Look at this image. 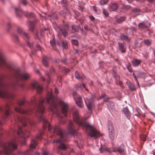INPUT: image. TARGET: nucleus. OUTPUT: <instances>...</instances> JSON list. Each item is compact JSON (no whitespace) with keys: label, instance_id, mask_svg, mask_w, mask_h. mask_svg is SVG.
Returning a JSON list of instances; mask_svg holds the SVG:
<instances>
[{"label":"nucleus","instance_id":"nucleus-1","mask_svg":"<svg viewBox=\"0 0 155 155\" xmlns=\"http://www.w3.org/2000/svg\"><path fill=\"white\" fill-rule=\"evenodd\" d=\"M4 68L9 70L10 78L16 80L17 82H12L10 84H8L2 81L3 78L0 76V97L7 99H12L14 97V95L10 92V89L12 88L15 90L18 87H23L24 84H19L18 81L27 80L29 78L30 76L27 73H21L19 68L15 67L7 63L4 54L0 52V68Z\"/></svg>","mask_w":155,"mask_h":155},{"label":"nucleus","instance_id":"nucleus-2","mask_svg":"<svg viewBox=\"0 0 155 155\" xmlns=\"http://www.w3.org/2000/svg\"><path fill=\"white\" fill-rule=\"evenodd\" d=\"M73 117L75 122L79 126L84 128L87 133L91 137L97 138L101 136L100 133L92 126L90 125L84 120L81 119L79 116L78 112L75 110L73 113Z\"/></svg>","mask_w":155,"mask_h":155},{"label":"nucleus","instance_id":"nucleus-3","mask_svg":"<svg viewBox=\"0 0 155 155\" xmlns=\"http://www.w3.org/2000/svg\"><path fill=\"white\" fill-rule=\"evenodd\" d=\"M53 25L55 30L59 34H61V33L64 37L68 35V31L69 28V26L68 25L65 24L61 27L58 26L55 23L53 24Z\"/></svg>","mask_w":155,"mask_h":155},{"label":"nucleus","instance_id":"nucleus-4","mask_svg":"<svg viewBox=\"0 0 155 155\" xmlns=\"http://www.w3.org/2000/svg\"><path fill=\"white\" fill-rule=\"evenodd\" d=\"M15 10L17 16L18 17H21L23 15H25V16L28 18H34L35 15L32 13H29L28 12H24L20 8H15Z\"/></svg>","mask_w":155,"mask_h":155},{"label":"nucleus","instance_id":"nucleus-5","mask_svg":"<svg viewBox=\"0 0 155 155\" xmlns=\"http://www.w3.org/2000/svg\"><path fill=\"white\" fill-rule=\"evenodd\" d=\"M59 104L61 107V111L65 117H67V113L69 110V107L68 104L62 101H60Z\"/></svg>","mask_w":155,"mask_h":155},{"label":"nucleus","instance_id":"nucleus-6","mask_svg":"<svg viewBox=\"0 0 155 155\" xmlns=\"http://www.w3.org/2000/svg\"><path fill=\"white\" fill-rule=\"evenodd\" d=\"M41 134H40L36 136L35 138L32 139L30 145V150L32 151L33 149H35L38 144L37 140H41Z\"/></svg>","mask_w":155,"mask_h":155},{"label":"nucleus","instance_id":"nucleus-7","mask_svg":"<svg viewBox=\"0 0 155 155\" xmlns=\"http://www.w3.org/2000/svg\"><path fill=\"white\" fill-rule=\"evenodd\" d=\"M74 98L77 104L80 107H82L84 105L81 97L78 95L76 92L73 94Z\"/></svg>","mask_w":155,"mask_h":155},{"label":"nucleus","instance_id":"nucleus-8","mask_svg":"<svg viewBox=\"0 0 155 155\" xmlns=\"http://www.w3.org/2000/svg\"><path fill=\"white\" fill-rule=\"evenodd\" d=\"M31 87L33 89H36L37 92L39 94H40L43 90L42 87L36 82L32 83L31 84Z\"/></svg>","mask_w":155,"mask_h":155},{"label":"nucleus","instance_id":"nucleus-9","mask_svg":"<svg viewBox=\"0 0 155 155\" xmlns=\"http://www.w3.org/2000/svg\"><path fill=\"white\" fill-rule=\"evenodd\" d=\"M68 130L69 133L72 135H74L76 133V131L74 129L73 122L71 121H69V124L68 127Z\"/></svg>","mask_w":155,"mask_h":155},{"label":"nucleus","instance_id":"nucleus-10","mask_svg":"<svg viewBox=\"0 0 155 155\" xmlns=\"http://www.w3.org/2000/svg\"><path fill=\"white\" fill-rule=\"evenodd\" d=\"M17 31L19 35L24 36L26 39H29L30 38V36L29 34L24 31L21 28L19 27H18L17 29Z\"/></svg>","mask_w":155,"mask_h":155},{"label":"nucleus","instance_id":"nucleus-11","mask_svg":"<svg viewBox=\"0 0 155 155\" xmlns=\"http://www.w3.org/2000/svg\"><path fill=\"white\" fill-rule=\"evenodd\" d=\"M84 101L88 109L91 110L93 107L92 101H90L88 99H85Z\"/></svg>","mask_w":155,"mask_h":155},{"label":"nucleus","instance_id":"nucleus-12","mask_svg":"<svg viewBox=\"0 0 155 155\" xmlns=\"http://www.w3.org/2000/svg\"><path fill=\"white\" fill-rule=\"evenodd\" d=\"M122 111L123 113L125 115L127 118L129 119L130 117L131 116L130 113L127 107L123 108Z\"/></svg>","mask_w":155,"mask_h":155},{"label":"nucleus","instance_id":"nucleus-13","mask_svg":"<svg viewBox=\"0 0 155 155\" xmlns=\"http://www.w3.org/2000/svg\"><path fill=\"white\" fill-rule=\"evenodd\" d=\"M38 20H35L33 21H29V27L30 30L33 31L34 29L35 24L38 23Z\"/></svg>","mask_w":155,"mask_h":155},{"label":"nucleus","instance_id":"nucleus-14","mask_svg":"<svg viewBox=\"0 0 155 155\" xmlns=\"http://www.w3.org/2000/svg\"><path fill=\"white\" fill-rule=\"evenodd\" d=\"M141 60L137 59H133L131 61V63L134 67L138 66L141 63Z\"/></svg>","mask_w":155,"mask_h":155},{"label":"nucleus","instance_id":"nucleus-15","mask_svg":"<svg viewBox=\"0 0 155 155\" xmlns=\"http://www.w3.org/2000/svg\"><path fill=\"white\" fill-rule=\"evenodd\" d=\"M103 98L104 99V102H107V105L109 107H111V105H109L110 103L108 102L109 100L110 99V98L107 97L106 94H101V97L100 99Z\"/></svg>","mask_w":155,"mask_h":155},{"label":"nucleus","instance_id":"nucleus-16","mask_svg":"<svg viewBox=\"0 0 155 155\" xmlns=\"http://www.w3.org/2000/svg\"><path fill=\"white\" fill-rule=\"evenodd\" d=\"M118 5L116 3L111 4L109 5V9L111 11H115L117 9Z\"/></svg>","mask_w":155,"mask_h":155},{"label":"nucleus","instance_id":"nucleus-17","mask_svg":"<svg viewBox=\"0 0 155 155\" xmlns=\"http://www.w3.org/2000/svg\"><path fill=\"white\" fill-rule=\"evenodd\" d=\"M49 60L48 58L47 57L44 56L43 57L42 62L44 66L46 67H47L48 66V61Z\"/></svg>","mask_w":155,"mask_h":155},{"label":"nucleus","instance_id":"nucleus-18","mask_svg":"<svg viewBox=\"0 0 155 155\" xmlns=\"http://www.w3.org/2000/svg\"><path fill=\"white\" fill-rule=\"evenodd\" d=\"M140 10L138 8H136L133 10L131 14L134 17H135L139 14Z\"/></svg>","mask_w":155,"mask_h":155},{"label":"nucleus","instance_id":"nucleus-19","mask_svg":"<svg viewBox=\"0 0 155 155\" xmlns=\"http://www.w3.org/2000/svg\"><path fill=\"white\" fill-rule=\"evenodd\" d=\"M118 44L119 46V49L122 53H125L126 52V49L124 45L120 42H119Z\"/></svg>","mask_w":155,"mask_h":155},{"label":"nucleus","instance_id":"nucleus-20","mask_svg":"<svg viewBox=\"0 0 155 155\" xmlns=\"http://www.w3.org/2000/svg\"><path fill=\"white\" fill-rule=\"evenodd\" d=\"M108 129L109 132H114V128L111 122L109 121L108 123Z\"/></svg>","mask_w":155,"mask_h":155},{"label":"nucleus","instance_id":"nucleus-21","mask_svg":"<svg viewBox=\"0 0 155 155\" xmlns=\"http://www.w3.org/2000/svg\"><path fill=\"white\" fill-rule=\"evenodd\" d=\"M75 75L76 79H81V80L84 79V75H80L78 72L77 71H76Z\"/></svg>","mask_w":155,"mask_h":155},{"label":"nucleus","instance_id":"nucleus-22","mask_svg":"<svg viewBox=\"0 0 155 155\" xmlns=\"http://www.w3.org/2000/svg\"><path fill=\"white\" fill-rule=\"evenodd\" d=\"M100 150L101 153H102L105 151L108 152L109 153L110 152L109 148L104 147L102 146H101V147L100 148Z\"/></svg>","mask_w":155,"mask_h":155},{"label":"nucleus","instance_id":"nucleus-23","mask_svg":"<svg viewBox=\"0 0 155 155\" xmlns=\"http://www.w3.org/2000/svg\"><path fill=\"white\" fill-rule=\"evenodd\" d=\"M121 39L122 40H124L126 41H129L130 39L127 36L124 34H121L120 36Z\"/></svg>","mask_w":155,"mask_h":155},{"label":"nucleus","instance_id":"nucleus-24","mask_svg":"<svg viewBox=\"0 0 155 155\" xmlns=\"http://www.w3.org/2000/svg\"><path fill=\"white\" fill-rule=\"evenodd\" d=\"M117 151L121 154L124 155L125 154V151L123 148L119 147L117 148Z\"/></svg>","mask_w":155,"mask_h":155},{"label":"nucleus","instance_id":"nucleus-25","mask_svg":"<svg viewBox=\"0 0 155 155\" xmlns=\"http://www.w3.org/2000/svg\"><path fill=\"white\" fill-rule=\"evenodd\" d=\"M78 26L75 25H73L72 27L71 32L72 33H74L78 32Z\"/></svg>","mask_w":155,"mask_h":155},{"label":"nucleus","instance_id":"nucleus-26","mask_svg":"<svg viewBox=\"0 0 155 155\" xmlns=\"http://www.w3.org/2000/svg\"><path fill=\"white\" fill-rule=\"evenodd\" d=\"M128 85L131 91H134L136 90V88L134 84L131 83L130 82H129V83H128Z\"/></svg>","mask_w":155,"mask_h":155},{"label":"nucleus","instance_id":"nucleus-27","mask_svg":"<svg viewBox=\"0 0 155 155\" xmlns=\"http://www.w3.org/2000/svg\"><path fill=\"white\" fill-rule=\"evenodd\" d=\"M26 44L31 49L33 47V42L30 40L26 41Z\"/></svg>","mask_w":155,"mask_h":155},{"label":"nucleus","instance_id":"nucleus-28","mask_svg":"<svg viewBox=\"0 0 155 155\" xmlns=\"http://www.w3.org/2000/svg\"><path fill=\"white\" fill-rule=\"evenodd\" d=\"M125 19V17H120L117 18L116 20V21L118 23H121L124 21Z\"/></svg>","mask_w":155,"mask_h":155},{"label":"nucleus","instance_id":"nucleus-29","mask_svg":"<svg viewBox=\"0 0 155 155\" xmlns=\"http://www.w3.org/2000/svg\"><path fill=\"white\" fill-rule=\"evenodd\" d=\"M138 27L139 29L141 30L147 28V26L144 23H140Z\"/></svg>","mask_w":155,"mask_h":155},{"label":"nucleus","instance_id":"nucleus-30","mask_svg":"<svg viewBox=\"0 0 155 155\" xmlns=\"http://www.w3.org/2000/svg\"><path fill=\"white\" fill-rule=\"evenodd\" d=\"M126 66L127 69L130 72H132L133 71V70L131 68V66L130 63H128L126 64Z\"/></svg>","mask_w":155,"mask_h":155},{"label":"nucleus","instance_id":"nucleus-31","mask_svg":"<svg viewBox=\"0 0 155 155\" xmlns=\"http://www.w3.org/2000/svg\"><path fill=\"white\" fill-rule=\"evenodd\" d=\"M19 155H29L30 153L29 150L24 152H20L19 153Z\"/></svg>","mask_w":155,"mask_h":155},{"label":"nucleus","instance_id":"nucleus-32","mask_svg":"<svg viewBox=\"0 0 155 155\" xmlns=\"http://www.w3.org/2000/svg\"><path fill=\"white\" fill-rule=\"evenodd\" d=\"M91 8L94 10V12L96 14H99L100 12V11L98 9H97L96 7L95 6H92L91 7Z\"/></svg>","mask_w":155,"mask_h":155},{"label":"nucleus","instance_id":"nucleus-33","mask_svg":"<svg viewBox=\"0 0 155 155\" xmlns=\"http://www.w3.org/2000/svg\"><path fill=\"white\" fill-rule=\"evenodd\" d=\"M59 118V123L60 124H63L65 123V120L62 117H60Z\"/></svg>","mask_w":155,"mask_h":155},{"label":"nucleus","instance_id":"nucleus-34","mask_svg":"<svg viewBox=\"0 0 155 155\" xmlns=\"http://www.w3.org/2000/svg\"><path fill=\"white\" fill-rule=\"evenodd\" d=\"M136 109L139 116L143 117H144V115L143 114L140 109H139L137 107L136 108Z\"/></svg>","mask_w":155,"mask_h":155},{"label":"nucleus","instance_id":"nucleus-35","mask_svg":"<svg viewBox=\"0 0 155 155\" xmlns=\"http://www.w3.org/2000/svg\"><path fill=\"white\" fill-rule=\"evenodd\" d=\"M108 2V0H102L100 1V4L103 5L107 4Z\"/></svg>","mask_w":155,"mask_h":155},{"label":"nucleus","instance_id":"nucleus-36","mask_svg":"<svg viewBox=\"0 0 155 155\" xmlns=\"http://www.w3.org/2000/svg\"><path fill=\"white\" fill-rule=\"evenodd\" d=\"M13 38L15 42H18L19 41L18 36L14 34L13 35Z\"/></svg>","mask_w":155,"mask_h":155},{"label":"nucleus","instance_id":"nucleus-37","mask_svg":"<svg viewBox=\"0 0 155 155\" xmlns=\"http://www.w3.org/2000/svg\"><path fill=\"white\" fill-rule=\"evenodd\" d=\"M146 136L143 134H141L140 136V139L143 141L146 140Z\"/></svg>","mask_w":155,"mask_h":155},{"label":"nucleus","instance_id":"nucleus-38","mask_svg":"<svg viewBox=\"0 0 155 155\" xmlns=\"http://www.w3.org/2000/svg\"><path fill=\"white\" fill-rule=\"evenodd\" d=\"M12 27V24L10 22H8L7 24V28L8 31H9Z\"/></svg>","mask_w":155,"mask_h":155},{"label":"nucleus","instance_id":"nucleus-39","mask_svg":"<svg viewBox=\"0 0 155 155\" xmlns=\"http://www.w3.org/2000/svg\"><path fill=\"white\" fill-rule=\"evenodd\" d=\"M44 31L45 32L47 31V33H48V32H49V30L48 28H45L44 30L42 29V30H41V35H43V32H44Z\"/></svg>","mask_w":155,"mask_h":155},{"label":"nucleus","instance_id":"nucleus-40","mask_svg":"<svg viewBox=\"0 0 155 155\" xmlns=\"http://www.w3.org/2000/svg\"><path fill=\"white\" fill-rule=\"evenodd\" d=\"M67 11H68L67 10H66L63 11H61L60 12L59 14L60 15L62 16H65L66 12H67Z\"/></svg>","mask_w":155,"mask_h":155},{"label":"nucleus","instance_id":"nucleus-41","mask_svg":"<svg viewBox=\"0 0 155 155\" xmlns=\"http://www.w3.org/2000/svg\"><path fill=\"white\" fill-rule=\"evenodd\" d=\"M109 136L110 138L112 140H113L114 139V132H109Z\"/></svg>","mask_w":155,"mask_h":155},{"label":"nucleus","instance_id":"nucleus-42","mask_svg":"<svg viewBox=\"0 0 155 155\" xmlns=\"http://www.w3.org/2000/svg\"><path fill=\"white\" fill-rule=\"evenodd\" d=\"M45 74L48 77L49 79H48V84L50 82V73L48 72V71H46L45 72Z\"/></svg>","mask_w":155,"mask_h":155},{"label":"nucleus","instance_id":"nucleus-43","mask_svg":"<svg viewBox=\"0 0 155 155\" xmlns=\"http://www.w3.org/2000/svg\"><path fill=\"white\" fill-rule=\"evenodd\" d=\"M63 45L65 49H66L68 48V43L67 41H63Z\"/></svg>","mask_w":155,"mask_h":155},{"label":"nucleus","instance_id":"nucleus-44","mask_svg":"<svg viewBox=\"0 0 155 155\" xmlns=\"http://www.w3.org/2000/svg\"><path fill=\"white\" fill-rule=\"evenodd\" d=\"M50 44L53 47L54 49L56 50V49L54 47L55 46V41L54 40L50 41Z\"/></svg>","mask_w":155,"mask_h":155},{"label":"nucleus","instance_id":"nucleus-45","mask_svg":"<svg viewBox=\"0 0 155 155\" xmlns=\"http://www.w3.org/2000/svg\"><path fill=\"white\" fill-rule=\"evenodd\" d=\"M78 86V87H81V88H84L85 90L87 91H88V89H87L85 87V86L84 84H82V85H81V84H78V85H77Z\"/></svg>","mask_w":155,"mask_h":155},{"label":"nucleus","instance_id":"nucleus-46","mask_svg":"<svg viewBox=\"0 0 155 155\" xmlns=\"http://www.w3.org/2000/svg\"><path fill=\"white\" fill-rule=\"evenodd\" d=\"M72 42L73 45L76 46L78 45V41L76 40H72Z\"/></svg>","mask_w":155,"mask_h":155},{"label":"nucleus","instance_id":"nucleus-47","mask_svg":"<svg viewBox=\"0 0 155 155\" xmlns=\"http://www.w3.org/2000/svg\"><path fill=\"white\" fill-rule=\"evenodd\" d=\"M103 13L106 16H107L108 15V13L107 12L105 9H103Z\"/></svg>","mask_w":155,"mask_h":155},{"label":"nucleus","instance_id":"nucleus-48","mask_svg":"<svg viewBox=\"0 0 155 155\" xmlns=\"http://www.w3.org/2000/svg\"><path fill=\"white\" fill-rule=\"evenodd\" d=\"M144 43L147 45H150V41L148 40H144Z\"/></svg>","mask_w":155,"mask_h":155},{"label":"nucleus","instance_id":"nucleus-49","mask_svg":"<svg viewBox=\"0 0 155 155\" xmlns=\"http://www.w3.org/2000/svg\"><path fill=\"white\" fill-rule=\"evenodd\" d=\"M21 3L24 5H26L27 4V0H21Z\"/></svg>","mask_w":155,"mask_h":155},{"label":"nucleus","instance_id":"nucleus-50","mask_svg":"<svg viewBox=\"0 0 155 155\" xmlns=\"http://www.w3.org/2000/svg\"><path fill=\"white\" fill-rule=\"evenodd\" d=\"M43 155H52V154L47 151H44L43 152Z\"/></svg>","mask_w":155,"mask_h":155},{"label":"nucleus","instance_id":"nucleus-51","mask_svg":"<svg viewBox=\"0 0 155 155\" xmlns=\"http://www.w3.org/2000/svg\"><path fill=\"white\" fill-rule=\"evenodd\" d=\"M41 49V48L40 46L38 45H37L36 46V48H35V50L36 51H38Z\"/></svg>","mask_w":155,"mask_h":155},{"label":"nucleus","instance_id":"nucleus-52","mask_svg":"<svg viewBox=\"0 0 155 155\" xmlns=\"http://www.w3.org/2000/svg\"><path fill=\"white\" fill-rule=\"evenodd\" d=\"M114 77L117 81H119L120 77L117 74H114Z\"/></svg>","mask_w":155,"mask_h":155},{"label":"nucleus","instance_id":"nucleus-53","mask_svg":"<svg viewBox=\"0 0 155 155\" xmlns=\"http://www.w3.org/2000/svg\"><path fill=\"white\" fill-rule=\"evenodd\" d=\"M62 68L64 71H65L66 73H68L69 72V70L68 69L66 68L65 67H63Z\"/></svg>","mask_w":155,"mask_h":155},{"label":"nucleus","instance_id":"nucleus-54","mask_svg":"<svg viewBox=\"0 0 155 155\" xmlns=\"http://www.w3.org/2000/svg\"><path fill=\"white\" fill-rule=\"evenodd\" d=\"M84 29L87 30H90L92 31V29L91 28H90L89 27L87 26H85L84 27Z\"/></svg>","mask_w":155,"mask_h":155},{"label":"nucleus","instance_id":"nucleus-55","mask_svg":"<svg viewBox=\"0 0 155 155\" xmlns=\"http://www.w3.org/2000/svg\"><path fill=\"white\" fill-rule=\"evenodd\" d=\"M63 67H64L60 66V65L59 66V69L60 71H64V70H63V68H62Z\"/></svg>","mask_w":155,"mask_h":155},{"label":"nucleus","instance_id":"nucleus-56","mask_svg":"<svg viewBox=\"0 0 155 155\" xmlns=\"http://www.w3.org/2000/svg\"><path fill=\"white\" fill-rule=\"evenodd\" d=\"M51 17L53 18L54 19H56L57 18V16L55 14L54 15H51Z\"/></svg>","mask_w":155,"mask_h":155},{"label":"nucleus","instance_id":"nucleus-57","mask_svg":"<svg viewBox=\"0 0 155 155\" xmlns=\"http://www.w3.org/2000/svg\"><path fill=\"white\" fill-rule=\"evenodd\" d=\"M74 12L77 16H78L79 15V13L77 12L76 11H74Z\"/></svg>","mask_w":155,"mask_h":155},{"label":"nucleus","instance_id":"nucleus-58","mask_svg":"<svg viewBox=\"0 0 155 155\" xmlns=\"http://www.w3.org/2000/svg\"><path fill=\"white\" fill-rule=\"evenodd\" d=\"M89 18L90 20L91 21H93L95 19L94 17L92 15L90 16Z\"/></svg>","mask_w":155,"mask_h":155},{"label":"nucleus","instance_id":"nucleus-59","mask_svg":"<svg viewBox=\"0 0 155 155\" xmlns=\"http://www.w3.org/2000/svg\"><path fill=\"white\" fill-rule=\"evenodd\" d=\"M55 71V70L54 68L52 67L50 69V72L51 73H53Z\"/></svg>","mask_w":155,"mask_h":155},{"label":"nucleus","instance_id":"nucleus-60","mask_svg":"<svg viewBox=\"0 0 155 155\" xmlns=\"http://www.w3.org/2000/svg\"><path fill=\"white\" fill-rule=\"evenodd\" d=\"M78 8L81 11H82L83 9V7L81 6H78Z\"/></svg>","mask_w":155,"mask_h":155},{"label":"nucleus","instance_id":"nucleus-61","mask_svg":"<svg viewBox=\"0 0 155 155\" xmlns=\"http://www.w3.org/2000/svg\"><path fill=\"white\" fill-rule=\"evenodd\" d=\"M79 21L81 23H82L84 21L83 19V18L79 19Z\"/></svg>","mask_w":155,"mask_h":155},{"label":"nucleus","instance_id":"nucleus-62","mask_svg":"<svg viewBox=\"0 0 155 155\" xmlns=\"http://www.w3.org/2000/svg\"><path fill=\"white\" fill-rule=\"evenodd\" d=\"M119 81V84L121 87H122L123 85L122 83L120 81Z\"/></svg>","mask_w":155,"mask_h":155},{"label":"nucleus","instance_id":"nucleus-63","mask_svg":"<svg viewBox=\"0 0 155 155\" xmlns=\"http://www.w3.org/2000/svg\"><path fill=\"white\" fill-rule=\"evenodd\" d=\"M75 54H78V53H79V51L76 49H75Z\"/></svg>","mask_w":155,"mask_h":155},{"label":"nucleus","instance_id":"nucleus-64","mask_svg":"<svg viewBox=\"0 0 155 155\" xmlns=\"http://www.w3.org/2000/svg\"><path fill=\"white\" fill-rule=\"evenodd\" d=\"M54 92L56 94H57L58 93V91L56 88H55L54 90Z\"/></svg>","mask_w":155,"mask_h":155}]
</instances>
